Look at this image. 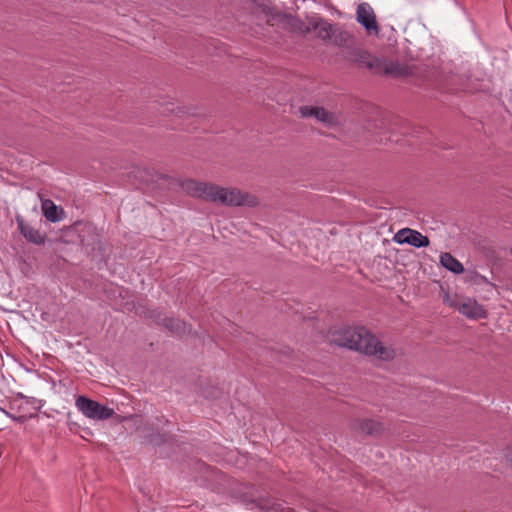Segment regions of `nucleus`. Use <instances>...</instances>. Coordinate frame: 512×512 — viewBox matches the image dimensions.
Masks as SVG:
<instances>
[{
  "mask_svg": "<svg viewBox=\"0 0 512 512\" xmlns=\"http://www.w3.org/2000/svg\"><path fill=\"white\" fill-rule=\"evenodd\" d=\"M75 406L86 418L102 421L107 420L114 414V410L86 396H78Z\"/></svg>",
  "mask_w": 512,
  "mask_h": 512,
  "instance_id": "nucleus-3",
  "label": "nucleus"
},
{
  "mask_svg": "<svg viewBox=\"0 0 512 512\" xmlns=\"http://www.w3.org/2000/svg\"><path fill=\"white\" fill-rule=\"evenodd\" d=\"M352 39L353 37L349 32L336 27L330 41L336 46L346 47L352 42Z\"/></svg>",
  "mask_w": 512,
  "mask_h": 512,
  "instance_id": "nucleus-13",
  "label": "nucleus"
},
{
  "mask_svg": "<svg viewBox=\"0 0 512 512\" xmlns=\"http://www.w3.org/2000/svg\"><path fill=\"white\" fill-rule=\"evenodd\" d=\"M348 60L361 68H367L375 73L383 70V64L378 58L360 48L351 49L348 52Z\"/></svg>",
  "mask_w": 512,
  "mask_h": 512,
  "instance_id": "nucleus-5",
  "label": "nucleus"
},
{
  "mask_svg": "<svg viewBox=\"0 0 512 512\" xmlns=\"http://www.w3.org/2000/svg\"><path fill=\"white\" fill-rule=\"evenodd\" d=\"M17 225L20 233L29 242L36 245L45 243L46 236L42 234L38 229L26 223L21 217H17Z\"/></svg>",
  "mask_w": 512,
  "mask_h": 512,
  "instance_id": "nucleus-9",
  "label": "nucleus"
},
{
  "mask_svg": "<svg viewBox=\"0 0 512 512\" xmlns=\"http://www.w3.org/2000/svg\"><path fill=\"white\" fill-rule=\"evenodd\" d=\"M508 459H509V461H510V463L512 465V451L508 454Z\"/></svg>",
  "mask_w": 512,
  "mask_h": 512,
  "instance_id": "nucleus-18",
  "label": "nucleus"
},
{
  "mask_svg": "<svg viewBox=\"0 0 512 512\" xmlns=\"http://www.w3.org/2000/svg\"><path fill=\"white\" fill-rule=\"evenodd\" d=\"M17 397L18 398H21V399H25L27 401V403L33 405V407L38 410L41 408V404H40V400H38L37 398L35 397H27L25 396L24 394L22 393H17Z\"/></svg>",
  "mask_w": 512,
  "mask_h": 512,
  "instance_id": "nucleus-17",
  "label": "nucleus"
},
{
  "mask_svg": "<svg viewBox=\"0 0 512 512\" xmlns=\"http://www.w3.org/2000/svg\"><path fill=\"white\" fill-rule=\"evenodd\" d=\"M303 117H314L319 122L328 126H333L338 123L337 116L324 109L323 107L303 106L300 108Z\"/></svg>",
  "mask_w": 512,
  "mask_h": 512,
  "instance_id": "nucleus-7",
  "label": "nucleus"
},
{
  "mask_svg": "<svg viewBox=\"0 0 512 512\" xmlns=\"http://www.w3.org/2000/svg\"><path fill=\"white\" fill-rule=\"evenodd\" d=\"M335 28L336 26L325 21L317 22L314 25V29L316 30L318 37L325 41L332 38Z\"/></svg>",
  "mask_w": 512,
  "mask_h": 512,
  "instance_id": "nucleus-14",
  "label": "nucleus"
},
{
  "mask_svg": "<svg viewBox=\"0 0 512 512\" xmlns=\"http://www.w3.org/2000/svg\"><path fill=\"white\" fill-rule=\"evenodd\" d=\"M260 510L263 512H285L284 508H282L279 503H264L259 505Z\"/></svg>",
  "mask_w": 512,
  "mask_h": 512,
  "instance_id": "nucleus-16",
  "label": "nucleus"
},
{
  "mask_svg": "<svg viewBox=\"0 0 512 512\" xmlns=\"http://www.w3.org/2000/svg\"><path fill=\"white\" fill-rule=\"evenodd\" d=\"M394 241L398 244H409L416 248L427 247L430 243L427 236L410 228L399 230L394 236Z\"/></svg>",
  "mask_w": 512,
  "mask_h": 512,
  "instance_id": "nucleus-6",
  "label": "nucleus"
},
{
  "mask_svg": "<svg viewBox=\"0 0 512 512\" xmlns=\"http://www.w3.org/2000/svg\"><path fill=\"white\" fill-rule=\"evenodd\" d=\"M42 210L45 218L50 222H57L60 220V217L57 214V206L54 204L52 200H44L42 202Z\"/></svg>",
  "mask_w": 512,
  "mask_h": 512,
  "instance_id": "nucleus-15",
  "label": "nucleus"
},
{
  "mask_svg": "<svg viewBox=\"0 0 512 512\" xmlns=\"http://www.w3.org/2000/svg\"><path fill=\"white\" fill-rule=\"evenodd\" d=\"M334 342L380 361H391L396 357V351L391 345H385L364 327L344 329Z\"/></svg>",
  "mask_w": 512,
  "mask_h": 512,
  "instance_id": "nucleus-2",
  "label": "nucleus"
},
{
  "mask_svg": "<svg viewBox=\"0 0 512 512\" xmlns=\"http://www.w3.org/2000/svg\"><path fill=\"white\" fill-rule=\"evenodd\" d=\"M162 324L172 333L176 335H182L190 332L191 329L186 325L185 322L176 318H163Z\"/></svg>",
  "mask_w": 512,
  "mask_h": 512,
  "instance_id": "nucleus-12",
  "label": "nucleus"
},
{
  "mask_svg": "<svg viewBox=\"0 0 512 512\" xmlns=\"http://www.w3.org/2000/svg\"><path fill=\"white\" fill-rule=\"evenodd\" d=\"M182 189L190 196L226 206H249L258 204L256 196L242 192L238 188L221 187L213 183L188 179L182 182Z\"/></svg>",
  "mask_w": 512,
  "mask_h": 512,
  "instance_id": "nucleus-1",
  "label": "nucleus"
},
{
  "mask_svg": "<svg viewBox=\"0 0 512 512\" xmlns=\"http://www.w3.org/2000/svg\"><path fill=\"white\" fill-rule=\"evenodd\" d=\"M440 264L454 274H461L464 272L462 263L457 260L451 253H441Z\"/></svg>",
  "mask_w": 512,
  "mask_h": 512,
  "instance_id": "nucleus-11",
  "label": "nucleus"
},
{
  "mask_svg": "<svg viewBox=\"0 0 512 512\" xmlns=\"http://www.w3.org/2000/svg\"><path fill=\"white\" fill-rule=\"evenodd\" d=\"M356 21L365 29L368 35L378 36L380 26L372 6L367 2L360 3L356 8Z\"/></svg>",
  "mask_w": 512,
  "mask_h": 512,
  "instance_id": "nucleus-4",
  "label": "nucleus"
},
{
  "mask_svg": "<svg viewBox=\"0 0 512 512\" xmlns=\"http://www.w3.org/2000/svg\"><path fill=\"white\" fill-rule=\"evenodd\" d=\"M457 308L461 314L468 318H482L485 315V311L482 306L472 299H466L460 302Z\"/></svg>",
  "mask_w": 512,
  "mask_h": 512,
  "instance_id": "nucleus-10",
  "label": "nucleus"
},
{
  "mask_svg": "<svg viewBox=\"0 0 512 512\" xmlns=\"http://www.w3.org/2000/svg\"><path fill=\"white\" fill-rule=\"evenodd\" d=\"M351 428L357 433L369 436H378L383 431V424L373 419H357L353 421Z\"/></svg>",
  "mask_w": 512,
  "mask_h": 512,
  "instance_id": "nucleus-8",
  "label": "nucleus"
}]
</instances>
